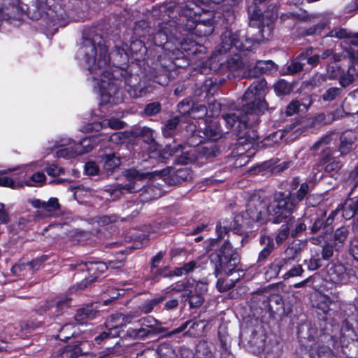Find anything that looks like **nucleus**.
Instances as JSON below:
<instances>
[{
  "label": "nucleus",
  "instance_id": "nucleus-1",
  "mask_svg": "<svg viewBox=\"0 0 358 358\" xmlns=\"http://www.w3.org/2000/svg\"><path fill=\"white\" fill-rule=\"evenodd\" d=\"M79 54L83 57L92 78L100 88L101 101L113 102L111 99L118 93L119 88L113 77L110 56L101 36L96 34L83 37Z\"/></svg>",
  "mask_w": 358,
  "mask_h": 358
},
{
  "label": "nucleus",
  "instance_id": "nucleus-2",
  "mask_svg": "<svg viewBox=\"0 0 358 358\" xmlns=\"http://www.w3.org/2000/svg\"><path fill=\"white\" fill-rule=\"evenodd\" d=\"M310 186L307 182L301 184L299 189L293 194L290 192H278L275 194L267 207L268 213L275 217L274 222L280 223L288 217L296 209L298 204L310 192Z\"/></svg>",
  "mask_w": 358,
  "mask_h": 358
},
{
  "label": "nucleus",
  "instance_id": "nucleus-3",
  "mask_svg": "<svg viewBox=\"0 0 358 358\" xmlns=\"http://www.w3.org/2000/svg\"><path fill=\"white\" fill-rule=\"evenodd\" d=\"M166 10L169 11L176 10L180 15L178 24L187 31L195 29L200 36H208L213 31V27L210 21H208L207 24L201 22L196 23V17L199 8L193 3L181 2L180 0H176L173 2L166 3L161 7V10Z\"/></svg>",
  "mask_w": 358,
  "mask_h": 358
},
{
  "label": "nucleus",
  "instance_id": "nucleus-4",
  "mask_svg": "<svg viewBox=\"0 0 358 358\" xmlns=\"http://www.w3.org/2000/svg\"><path fill=\"white\" fill-rule=\"evenodd\" d=\"M267 91L266 82L264 78L254 80L248 88V123L256 124L259 122V116L268 108L264 96Z\"/></svg>",
  "mask_w": 358,
  "mask_h": 358
},
{
  "label": "nucleus",
  "instance_id": "nucleus-5",
  "mask_svg": "<svg viewBox=\"0 0 358 358\" xmlns=\"http://www.w3.org/2000/svg\"><path fill=\"white\" fill-rule=\"evenodd\" d=\"M159 29L156 33L151 31L149 24L145 20H139L135 23L134 31L136 36L146 38L148 36H153V41L155 45L162 46L166 44L172 38L178 39V27L174 20L159 23Z\"/></svg>",
  "mask_w": 358,
  "mask_h": 358
},
{
  "label": "nucleus",
  "instance_id": "nucleus-6",
  "mask_svg": "<svg viewBox=\"0 0 358 358\" xmlns=\"http://www.w3.org/2000/svg\"><path fill=\"white\" fill-rule=\"evenodd\" d=\"M124 176L128 184H117L105 188L104 191L110 194L111 199H118L124 192L133 193L141 190L144 187V182L150 178L151 173L130 169L124 171Z\"/></svg>",
  "mask_w": 358,
  "mask_h": 358
},
{
  "label": "nucleus",
  "instance_id": "nucleus-7",
  "mask_svg": "<svg viewBox=\"0 0 358 358\" xmlns=\"http://www.w3.org/2000/svg\"><path fill=\"white\" fill-rule=\"evenodd\" d=\"M210 262L214 264L215 276L231 273L239 263L238 254L233 249L229 241H225L216 253L210 255Z\"/></svg>",
  "mask_w": 358,
  "mask_h": 358
},
{
  "label": "nucleus",
  "instance_id": "nucleus-8",
  "mask_svg": "<svg viewBox=\"0 0 358 358\" xmlns=\"http://www.w3.org/2000/svg\"><path fill=\"white\" fill-rule=\"evenodd\" d=\"M350 324L345 321L341 329L340 342L342 352L348 358H358V339Z\"/></svg>",
  "mask_w": 358,
  "mask_h": 358
},
{
  "label": "nucleus",
  "instance_id": "nucleus-9",
  "mask_svg": "<svg viewBox=\"0 0 358 358\" xmlns=\"http://www.w3.org/2000/svg\"><path fill=\"white\" fill-rule=\"evenodd\" d=\"M266 336L262 331H255L252 333L250 344L254 353L265 352L266 358H278L280 348L275 343L271 348L266 344Z\"/></svg>",
  "mask_w": 358,
  "mask_h": 358
},
{
  "label": "nucleus",
  "instance_id": "nucleus-10",
  "mask_svg": "<svg viewBox=\"0 0 358 358\" xmlns=\"http://www.w3.org/2000/svg\"><path fill=\"white\" fill-rule=\"evenodd\" d=\"M222 118L229 128L235 127V131L240 134L239 140L243 139L246 134V111L237 110L235 112L222 115Z\"/></svg>",
  "mask_w": 358,
  "mask_h": 358
},
{
  "label": "nucleus",
  "instance_id": "nucleus-11",
  "mask_svg": "<svg viewBox=\"0 0 358 358\" xmlns=\"http://www.w3.org/2000/svg\"><path fill=\"white\" fill-rule=\"evenodd\" d=\"M70 266L71 269H78L81 271H87L91 278L89 280L85 279L87 282L94 281L99 274L107 270V264L103 262H82L78 264H71Z\"/></svg>",
  "mask_w": 358,
  "mask_h": 358
},
{
  "label": "nucleus",
  "instance_id": "nucleus-12",
  "mask_svg": "<svg viewBox=\"0 0 358 358\" xmlns=\"http://www.w3.org/2000/svg\"><path fill=\"white\" fill-rule=\"evenodd\" d=\"M70 301L71 299L66 296L57 297L41 306L38 313L40 315L44 313H48L50 317H56L64 308L69 306Z\"/></svg>",
  "mask_w": 358,
  "mask_h": 358
},
{
  "label": "nucleus",
  "instance_id": "nucleus-13",
  "mask_svg": "<svg viewBox=\"0 0 358 358\" xmlns=\"http://www.w3.org/2000/svg\"><path fill=\"white\" fill-rule=\"evenodd\" d=\"M207 290L206 284L197 282L194 287L187 294H182V297L189 300L191 308H197L204 302L203 293Z\"/></svg>",
  "mask_w": 358,
  "mask_h": 358
},
{
  "label": "nucleus",
  "instance_id": "nucleus-14",
  "mask_svg": "<svg viewBox=\"0 0 358 358\" xmlns=\"http://www.w3.org/2000/svg\"><path fill=\"white\" fill-rule=\"evenodd\" d=\"M277 71V65L271 60H259L254 66L248 63V77H258L262 74H269Z\"/></svg>",
  "mask_w": 358,
  "mask_h": 358
},
{
  "label": "nucleus",
  "instance_id": "nucleus-15",
  "mask_svg": "<svg viewBox=\"0 0 358 358\" xmlns=\"http://www.w3.org/2000/svg\"><path fill=\"white\" fill-rule=\"evenodd\" d=\"M87 341H76L73 345L64 347L60 353L62 358H77L88 353Z\"/></svg>",
  "mask_w": 358,
  "mask_h": 358
},
{
  "label": "nucleus",
  "instance_id": "nucleus-16",
  "mask_svg": "<svg viewBox=\"0 0 358 358\" xmlns=\"http://www.w3.org/2000/svg\"><path fill=\"white\" fill-rule=\"evenodd\" d=\"M97 160L107 173L113 172L121 164L120 157L114 153L100 155L97 157Z\"/></svg>",
  "mask_w": 358,
  "mask_h": 358
},
{
  "label": "nucleus",
  "instance_id": "nucleus-17",
  "mask_svg": "<svg viewBox=\"0 0 358 358\" xmlns=\"http://www.w3.org/2000/svg\"><path fill=\"white\" fill-rule=\"evenodd\" d=\"M339 152L341 155L348 154L352 149V145L357 141V134L355 131L346 130L340 137Z\"/></svg>",
  "mask_w": 358,
  "mask_h": 358
},
{
  "label": "nucleus",
  "instance_id": "nucleus-18",
  "mask_svg": "<svg viewBox=\"0 0 358 358\" xmlns=\"http://www.w3.org/2000/svg\"><path fill=\"white\" fill-rule=\"evenodd\" d=\"M99 314L97 306L90 304L84 308H79L74 316V320L80 324L85 323V320H92Z\"/></svg>",
  "mask_w": 358,
  "mask_h": 358
},
{
  "label": "nucleus",
  "instance_id": "nucleus-19",
  "mask_svg": "<svg viewBox=\"0 0 358 358\" xmlns=\"http://www.w3.org/2000/svg\"><path fill=\"white\" fill-rule=\"evenodd\" d=\"M336 305V301L331 299L327 294H319L317 298V309L321 310L324 313V316L322 317V320L324 321L329 320L327 317L328 315H331L330 313L333 308L331 306Z\"/></svg>",
  "mask_w": 358,
  "mask_h": 358
},
{
  "label": "nucleus",
  "instance_id": "nucleus-20",
  "mask_svg": "<svg viewBox=\"0 0 358 358\" xmlns=\"http://www.w3.org/2000/svg\"><path fill=\"white\" fill-rule=\"evenodd\" d=\"M136 317L135 315L128 314L123 315L116 313L111 315L106 320L105 324L106 328H113L117 327H123L131 322L132 320Z\"/></svg>",
  "mask_w": 358,
  "mask_h": 358
},
{
  "label": "nucleus",
  "instance_id": "nucleus-21",
  "mask_svg": "<svg viewBox=\"0 0 358 358\" xmlns=\"http://www.w3.org/2000/svg\"><path fill=\"white\" fill-rule=\"evenodd\" d=\"M236 273H237V277L235 276L233 278L229 279V278H222V277H217V281L216 283V287L220 292H224L230 289H231L233 287L236 286V284L238 283L240 280V276H243L245 275V273L243 270H238ZM230 273L227 274V277H229V275Z\"/></svg>",
  "mask_w": 358,
  "mask_h": 358
},
{
  "label": "nucleus",
  "instance_id": "nucleus-22",
  "mask_svg": "<svg viewBox=\"0 0 358 358\" xmlns=\"http://www.w3.org/2000/svg\"><path fill=\"white\" fill-rule=\"evenodd\" d=\"M328 274L330 280L335 283H345L348 280L345 268L341 264L332 265L328 271Z\"/></svg>",
  "mask_w": 358,
  "mask_h": 358
},
{
  "label": "nucleus",
  "instance_id": "nucleus-23",
  "mask_svg": "<svg viewBox=\"0 0 358 358\" xmlns=\"http://www.w3.org/2000/svg\"><path fill=\"white\" fill-rule=\"evenodd\" d=\"M311 54H313V48H308L305 51L301 52L287 66L288 72L290 74H295L300 72L305 65L303 58L310 55Z\"/></svg>",
  "mask_w": 358,
  "mask_h": 358
},
{
  "label": "nucleus",
  "instance_id": "nucleus-24",
  "mask_svg": "<svg viewBox=\"0 0 358 358\" xmlns=\"http://www.w3.org/2000/svg\"><path fill=\"white\" fill-rule=\"evenodd\" d=\"M54 329L59 331L56 338L66 341L76 334V326L72 323H66L62 327L58 323L52 324Z\"/></svg>",
  "mask_w": 358,
  "mask_h": 358
},
{
  "label": "nucleus",
  "instance_id": "nucleus-25",
  "mask_svg": "<svg viewBox=\"0 0 358 358\" xmlns=\"http://www.w3.org/2000/svg\"><path fill=\"white\" fill-rule=\"evenodd\" d=\"M47 259L48 257L44 255L27 263L16 264L13 266L12 271L15 274H17L18 272L23 271L27 269L31 271H36L40 268L42 263L44 262Z\"/></svg>",
  "mask_w": 358,
  "mask_h": 358
},
{
  "label": "nucleus",
  "instance_id": "nucleus-26",
  "mask_svg": "<svg viewBox=\"0 0 358 358\" xmlns=\"http://www.w3.org/2000/svg\"><path fill=\"white\" fill-rule=\"evenodd\" d=\"M328 36L338 39L352 38L351 43L354 44L356 47H357V50L354 49L353 50L356 52V53L358 55V32L351 34L343 28L337 27L330 31Z\"/></svg>",
  "mask_w": 358,
  "mask_h": 358
},
{
  "label": "nucleus",
  "instance_id": "nucleus-27",
  "mask_svg": "<svg viewBox=\"0 0 358 358\" xmlns=\"http://www.w3.org/2000/svg\"><path fill=\"white\" fill-rule=\"evenodd\" d=\"M349 234V229L345 226L338 228L334 231L333 236V243L334 244V248L336 251H339L343 248Z\"/></svg>",
  "mask_w": 358,
  "mask_h": 358
},
{
  "label": "nucleus",
  "instance_id": "nucleus-28",
  "mask_svg": "<svg viewBox=\"0 0 358 358\" xmlns=\"http://www.w3.org/2000/svg\"><path fill=\"white\" fill-rule=\"evenodd\" d=\"M342 56L339 55H334L329 62L327 67V71L329 77L331 79L338 78L343 73V69L338 62L341 61Z\"/></svg>",
  "mask_w": 358,
  "mask_h": 358
},
{
  "label": "nucleus",
  "instance_id": "nucleus-29",
  "mask_svg": "<svg viewBox=\"0 0 358 358\" xmlns=\"http://www.w3.org/2000/svg\"><path fill=\"white\" fill-rule=\"evenodd\" d=\"M238 40L236 38V35L231 31H227L221 36V47L222 52H227L230 50L232 47L238 48Z\"/></svg>",
  "mask_w": 358,
  "mask_h": 358
},
{
  "label": "nucleus",
  "instance_id": "nucleus-30",
  "mask_svg": "<svg viewBox=\"0 0 358 358\" xmlns=\"http://www.w3.org/2000/svg\"><path fill=\"white\" fill-rule=\"evenodd\" d=\"M308 127V123L306 122H295L287 126L282 131L280 136L282 138V135L290 133V137L292 139L296 138L303 132H304Z\"/></svg>",
  "mask_w": 358,
  "mask_h": 358
},
{
  "label": "nucleus",
  "instance_id": "nucleus-31",
  "mask_svg": "<svg viewBox=\"0 0 358 358\" xmlns=\"http://www.w3.org/2000/svg\"><path fill=\"white\" fill-rule=\"evenodd\" d=\"M217 336L221 348L226 352H228L231 348V338L226 324H222L220 325Z\"/></svg>",
  "mask_w": 358,
  "mask_h": 358
},
{
  "label": "nucleus",
  "instance_id": "nucleus-32",
  "mask_svg": "<svg viewBox=\"0 0 358 358\" xmlns=\"http://www.w3.org/2000/svg\"><path fill=\"white\" fill-rule=\"evenodd\" d=\"M336 152V151H333L330 148L323 150L322 158L324 163H327L325 166V171L327 172L335 171L339 167L338 162L334 159Z\"/></svg>",
  "mask_w": 358,
  "mask_h": 358
},
{
  "label": "nucleus",
  "instance_id": "nucleus-33",
  "mask_svg": "<svg viewBox=\"0 0 358 358\" xmlns=\"http://www.w3.org/2000/svg\"><path fill=\"white\" fill-rule=\"evenodd\" d=\"M139 135L143 138V141L154 148L155 150L152 152V157L159 155L156 148L157 143L153 136V130L148 127H142L139 131Z\"/></svg>",
  "mask_w": 358,
  "mask_h": 358
},
{
  "label": "nucleus",
  "instance_id": "nucleus-34",
  "mask_svg": "<svg viewBox=\"0 0 358 358\" xmlns=\"http://www.w3.org/2000/svg\"><path fill=\"white\" fill-rule=\"evenodd\" d=\"M165 298V296H160L145 301L138 307L136 313L138 314H148L151 313L155 307L162 302Z\"/></svg>",
  "mask_w": 358,
  "mask_h": 358
},
{
  "label": "nucleus",
  "instance_id": "nucleus-35",
  "mask_svg": "<svg viewBox=\"0 0 358 358\" xmlns=\"http://www.w3.org/2000/svg\"><path fill=\"white\" fill-rule=\"evenodd\" d=\"M259 241L261 244H265V246L259 255V260H264L274 250V243L273 239L266 235H262Z\"/></svg>",
  "mask_w": 358,
  "mask_h": 358
},
{
  "label": "nucleus",
  "instance_id": "nucleus-36",
  "mask_svg": "<svg viewBox=\"0 0 358 358\" xmlns=\"http://www.w3.org/2000/svg\"><path fill=\"white\" fill-rule=\"evenodd\" d=\"M200 264L199 261L193 260L184 264L182 266L176 268L171 273V275L182 276L187 275L199 268Z\"/></svg>",
  "mask_w": 358,
  "mask_h": 358
},
{
  "label": "nucleus",
  "instance_id": "nucleus-37",
  "mask_svg": "<svg viewBox=\"0 0 358 358\" xmlns=\"http://www.w3.org/2000/svg\"><path fill=\"white\" fill-rule=\"evenodd\" d=\"M204 136L212 141H216L222 136V131L217 122H212L206 125L203 131Z\"/></svg>",
  "mask_w": 358,
  "mask_h": 358
},
{
  "label": "nucleus",
  "instance_id": "nucleus-38",
  "mask_svg": "<svg viewBox=\"0 0 358 358\" xmlns=\"http://www.w3.org/2000/svg\"><path fill=\"white\" fill-rule=\"evenodd\" d=\"M80 155H82L80 147L76 146V145L61 148L56 152L57 157H63L66 159L74 158Z\"/></svg>",
  "mask_w": 358,
  "mask_h": 358
},
{
  "label": "nucleus",
  "instance_id": "nucleus-39",
  "mask_svg": "<svg viewBox=\"0 0 358 358\" xmlns=\"http://www.w3.org/2000/svg\"><path fill=\"white\" fill-rule=\"evenodd\" d=\"M266 303V308H268L271 312L275 313L283 309L282 298L278 294H272L269 297L267 296Z\"/></svg>",
  "mask_w": 358,
  "mask_h": 358
},
{
  "label": "nucleus",
  "instance_id": "nucleus-40",
  "mask_svg": "<svg viewBox=\"0 0 358 358\" xmlns=\"http://www.w3.org/2000/svg\"><path fill=\"white\" fill-rule=\"evenodd\" d=\"M338 208H340V211L342 212L343 217L345 220H350L355 215H357V212L355 208L353 199H346L344 204Z\"/></svg>",
  "mask_w": 358,
  "mask_h": 358
},
{
  "label": "nucleus",
  "instance_id": "nucleus-41",
  "mask_svg": "<svg viewBox=\"0 0 358 358\" xmlns=\"http://www.w3.org/2000/svg\"><path fill=\"white\" fill-rule=\"evenodd\" d=\"M308 108V106L306 103H301L299 100H294L288 104L285 113L287 115L291 116L295 113L306 111Z\"/></svg>",
  "mask_w": 358,
  "mask_h": 358
},
{
  "label": "nucleus",
  "instance_id": "nucleus-42",
  "mask_svg": "<svg viewBox=\"0 0 358 358\" xmlns=\"http://www.w3.org/2000/svg\"><path fill=\"white\" fill-rule=\"evenodd\" d=\"M302 251L301 244L293 243L289 245L284 251L285 257L295 261Z\"/></svg>",
  "mask_w": 358,
  "mask_h": 358
},
{
  "label": "nucleus",
  "instance_id": "nucleus-43",
  "mask_svg": "<svg viewBox=\"0 0 358 358\" xmlns=\"http://www.w3.org/2000/svg\"><path fill=\"white\" fill-rule=\"evenodd\" d=\"M117 257L113 259H108L107 262H105L107 264V269H117L122 267L125 262V255L124 250H120L117 252Z\"/></svg>",
  "mask_w": 358,
  "mask_h": 358
},
{
  "label": "nucleus",
  "instance_id": "nucleus-44",
  "mask_svg": "<svg viewBox=\"0 0 358 358\" xmlns=\"http://www.w3.org/2000/svg\"><path fill=\"white\" fill-rule=\"evenodd\" d=\"M261 206H262V200L259 196L254 194L252 196L248 199V207H250V210H251V207L254 206L256 210V214L253 216L250 215V219L259 220L261 215Z\"/></svg>",
  "mask_w": 358,
  "mask_h": 358
},
{
  "label": "nucleus",
  "instance_id": "nucleus-45",
  "mask_svg": "<svg viewBox=\"0 0 358 358\" xmlns=\"http://www.w3.org/2000/svg\"><path fill=\"white\" fill-rule=\"evenodd\" d=\"M179 122L180 118L177 116L169 119L162 128L163 135L166 138L172 136Z\"/></svg>",
  "mask_w": 358,
  "mask_h": 358
},
{
  "label": "nucleus",
  "instance_id": "nucleus-46",
  "mask_svg": "<svg viewBox=\"0 0 358 358\" xmlns=\"http://www.w3.org/2000/svg\"><path fill=\"white\" fill-rule=\"evenodd\" d=\"M43 322L38 319V316L34 315L21 324L23 331L31 332L41 326Z\"/></svg>",
  "mask_w": 358,
  "mask_h": 358
},
{
  "label": "nucleus",
  "instance_id": "nucleus-47",
  "mask_svg": "<svg viewBox=\"0 0 358 358\" xmlns=\"http://www.w3.org/2000/svg\"><path fill=\"white\" fill-rule=\"evenodd\" d=\"M195 285L190 282L189 280H183L171 285V291L175 292H184L187 294L194 287Z\"/></svg>",
  "mask_w": 358,
  "mask_h": 358
},
{
  "label": "nucleus",
  "instance_id": "nucleus-48",
  "mask_svg": "<svg viewBox=\"0 0 358 358\" xmlns=\"http://www.w3.org/2000/svg\"><path fill=\"white\" fill-rule=\"evenodd\" d=\"M342 91L341 87H331L323 93L322 99L324 101H332L341 95Z\"/></svg>",
  "mask_w": 358,
  "mask_h": 358
},
{
  "label": "nucleus",
  "instance_id": "nucleus-49",
  "mask_svg": "<svg viewBox=\"0 0 358 358\" xmlns=\"http://www.w3.org/2000/svg\"><path fill=\"white\" fill-rule=\"evenodd\" d=\"M353 71L354 69L349 67L346 72L343 70V73L338 76L340 78L339 83L343 87H346L354 82L355 73Z\"/></svg>",
  "mask_w": 358,
  "mask_h": 358
},
{
  "label": "nucleus",
  "instance_id": "nucleus-50",
  "mask_svg": "<svg viewBox=\"0 0 358 358\" xmlns=\"http://www.w3.org/2000/svg\"><path fill=\"white\" fill-rule=\"evenodd\" d=\"M289 233V225L287 224H282L278 230L275 237L276 244L278 245L282 244L288 238Z\"/></svg>",
  "mask_w": 358,
  "mask_h": 358
},
{
  "label": "nucleus",
  "instance_id": "nucleus-51",
  "mask_svg": "<svg viewBox=\"0 0 358 358\" xmlns=\"http://www.w3.org/2000/svg\"><path fill=\"white\" fill-rule=\"evenodd\" d=\"M96 137L85 138L82 139L78 143H76V146H80L82 151V155L90 152L96 143Z\"/></svg>",
  "mask_w": 358,
  "mask_h": 358
},
{
  "label": "nucleus",
  "instance_id": "nucleus-52",
  "mask_svg": "<svg viewBox=\"0 0 358 358\" xmlns=\"http://www.w3.org/2000/svg\"><path fill=\"white\" fill-rule=\"evenodd\" d=\"M203 320H199L196 322L192 321L189 331L186 332L185 334L189 332L190 335L194 337L201 336L206 327V325L203 324Z\"/></svg>",
  "mask_w": 358,
  "mask_h": 358
},
{
  "label": "nucleus",
  "instance_id": "nucleus-53",
  "mask_svg": "<svg viewBox=\"0 0 358 358\" xmlns=\"http://www.w3.org/2000/svg\"><path fill=\"white\" fill-rule=\"evenodd\" d=\"M275 91L279 95H286L292 90V85L285 80H280L274 85Z\"/></svg>",
  "mask_w": 358,
  "mask_h": 358
},
{
  "label": "nucleus",
  "instance_id": "nucleus-54",
  "mask_svg": "<svg viewBox=\"0 0 358 358\" xmlns=\"http://www.w3.org/2000/svg\"><path fill=\"white\" fill-rule=\"evenodd\" d=\"M251 301L252 303H255L259 308H266V302L267 301V296L264 294V292L259 290L253 294L251 298Z\"/></svg>",
  "mask_w": 358,
  "mask_h": 358
},
{
  "label": "nucleus",
  "instance_id": "nucleus-55",
  "mask_svg": "<svg viewBox=\"0 0 358 358\" xmlns=\"http://www.w3.org/2000/svg\"><path fill=\"white\" fill-rule=\"evenodd\" d=\"M242 65L243 60L240 54H234L227 63V68L231 71L238 70Z\"/></svg>",
  "mask_w": 358,
  "mask_h": 358
},
{
  "label": "nucleus",
  "instance_id": "nucleus-56",
  "mask_svg": "<svg viewBox=\"0 0 358 358\" xmlns=\"http://www.w3.org/2000/svg\"><path fill=\"white\" fill-rule=\"evenodd\" d=\"M162 110V105L159 102L148 103L144 110L143 115L145 116H153L158 114Z\"/></svg>",
  "mask_w": 358,
  "mask_h": 358
},
{
  "label": "nucleus",
  "instance_id": "nucleus-57",
  "mask_svg": "<svg viewBox=\"0 0 358 358\" xmlns=\"http://www.w3.org/2000/svg\"><path fill=\"white\" fill-rule=\"evenodd\" d=\"M248 147H249L250 144L251 146L248 148V152L250 150H255L257 147L259 146V139L258 136L257 134V131L255 129H251L250 131H248Z\"/></svg>",
  "mask_w": 358,
  "mask_h": 358
},
{
  "label": "nucleus",
  "instance_id": "nucleus-58",
  "mask_svg": "<svg viewBox=\"0 0 358 358\" xmlns=\"http://www.w3.org/2000/svg\"><path fill=\"white\" fill-rule=\"evenodd\" d=\"M146 48L141 40L135 39L131 41L130 51L133 55L143 54Z\"/></svg>",
  "mask_w": 358,
  "mask_h": 358
},
{
  "label": "nucleus",
  "instance_id": "nucleus-59",
  "mask_svg": "<svg viewBox=\"0 0 358 358\" xmlns=\"http://www.w3.org/2000/svg\"><path fill=\"white\" fill-rule=\"evenodd\" d=\"M280 268L277 264L275 259L269 265L267 271H266V277L271 280L273 278H275L280 272Z\"/></svg>",
  "mask_w": 358,
  "mask_h": 358
},
{
  "label": "nucleus",
  "instance_id": "nucleus-60",
  "mask_svg": "<svg viewBox=\"0 0 358 358\" xmlns=\"http://www.w3.org/2000/svg\"><path fill=\"white\" fill-rule=\"evenodd\" d=\"M112 56L114 59V61L117 58H120V60L117 61L118 63L116 64L117 66H119L121 62H125L128 59L127 52L123 48L120 47L115 48V50L112 52Z\"/></svg>",
  "mask_w": 358,
  "mask_h": 358
},
{
  "label": "nucleus",
  "instance_id": "nucleus-61",
  "mask_svg": "<svg viewBox=\"0 0 358 358\" xmlns=\"http://www.w3.org/2000/svg\"><path fill=\"white\" fill-rule=\"evenodd\" d=\"M207 110V115L210 117L217 116L221 111V103L216 100H213V101L209 102Z\"/></svg>",
  "mask_w": 358,
  "mask_h": 358
},
{
  "label": "nucleus",
  "instance_id": "nucleus-62",
  "mask_svg": "<svg viewBox=\"0 0 358 358\" xmlns=\"http://www.w3.org/2000/svg\"><path fill=\"white\" fill-rule=\"evenodd\" d=\"M176 176L177 178L183 181H187L192 178V171L187 167L178 169L176 171Z\"/></svg>",
  "mask_w": 358,
  "mask_h": 358
},
{
  "label": "nucleus",
  "instance_id": "nucleus-63",
  "mask_svg": "<svg viewBox=\"0 0 358 358\" xmlns=\"http://www.w3.org/2000/svg\"><path fill=\"white\" fill-rule=\"evenodd\" d=\"M192 102L188 99H183L178 104V110L181 114H190Z\"/></svg>",
  "mask_w": 358,
  "mask_h": 358
},
{
  "label": "nucleus",
  "instance_id": "nucleus-64",
  "mask_svg": "<svg viewBox=\"0 0 358 358\" xmlns=\"http://www.w3.org/2000/svg\"><path fill=\"white\" fill-rule=\"evenodd\" d=\"M318 358H338L330 348L327 346H320L317 349Z\"/></svg>",
  "mask_w": 358,
  "mask_h": 358
}]
</instances>
